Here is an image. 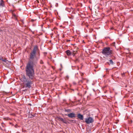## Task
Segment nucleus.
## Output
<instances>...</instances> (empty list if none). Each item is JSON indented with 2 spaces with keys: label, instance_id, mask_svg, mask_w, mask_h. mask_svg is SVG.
<instances>
[{
  "label": "nucleus",
  "instance_id": "obj_1",
  "mask_svg": "<svg viewBox=\"0 0 133 133\" xmlns=\"http://www.w3.org/2000/svg\"><path fill=\"white\" fill-rule=\"evenodd\" d=\"M39 50L37 45L34 47L33 50L31 51L30 55V58L32 61H30L26 64L25 71L27 76L30 79H32L34 76V67L35 65L34 63L36 62L39 58V55L38 57H36V52Z\"/></svg>",
  "mask_w": 133,
  "mask_h": 133
},
{
  "label": "nucleus",
  "instance_id": "obj_2",
  "mask_svg": "<svg viewBox=\"0 0 133 133\" xmlns=\"http://www.w3.org/2000/svg\"><path fill=\"white\" fill-rule=\"evenodd\" d=\"M23 82L24 87L30 88L31 87L32 82L27 79L25 77H23Z\"/></svg>",
  "mask_w": 133,
  "mask_h": 133
},
{
  "label": "nucleus",
  "instance_id": "obj_3",
  "mask_svg": "<svg viewBox=\"0 0 133 133\" xmlns=\"http://www.w3.org/2000/svg\"><path fill=\"white\" fill-rule=\"evenodd\" d=\"M102 52L103 55L107 57L112 54V51L110 49V48L105 47L102 50Z\"/></svg>",
  "mask_w": 133,
  "mask_h": 133
},
{
  "label": "nucleus",
  "instance_id": "obj_4",
  "mask_svg": "<svg viewBox=\"0 0 133 133\" xmlns=\"http://www.w3.org/2000/svg\"><path fill=\"white\" fill-rule=\"evenodd\" d=\"M94 121V120L93 118L90 117L86 118L85 119V122L87 124L92 123Z\"/></svg>",
  "mask_w": 133,
  "mask_h": 133
},
{
  "label": "nucleus",
  "instance_id": "obj_5",
  "mask_svg": "<svg viewBox=\"0 0 133 133\" xmlns=\"http://www.w3.org/2000/svg\"><path fill=\"white\" fill-rule=\"evenodd\" d=\"M57 119L58 121H61L65 123L66 124L67 123V121L65 119H63L60 117H57Z\"/></svg>",
  "mask_w": 133,
  "mask_h": 133
},
{
  "label": "nucleus",
  "instance_id": "obj_6",
  "mask_svg": "<svg viewBox=\"0 0 133 133\" xmlns=\"http://www.w3.org/2000/svg\"><path fill=\"white\" fill-rule=\"evenodd\" d=\"M68 117L71 118H73L75 117V114L74 113H71L66 115Z\"/></svg>",
  "mask_w": 133,
  "mask_h": 133
},
{
  "label": "nucleus",
  "instance_id": "obj_7",
  "mask_svg": "<svg viewBox=\"0 0 133 133\" xmlns=\"http://www.w3.org/2000/svg\"><path fill=\"white\" fill-rule=\"evenodd\" d=\"M77 117L78 118H79L81 120H83V116L80 114H78Z\"/></svg>",
  "mask_w": 133,
  "mask_h": 133
},
{
  "label": "nucleus",
  "instance_id": "obj_8",
  "mask_svg": "<svg viewBox=\"0 0 133 133\" xmlns=\"http://www.w3.org/2000/svg\"><path fill=\"white\" fill-rule=\"evenodd\" d=\"M66 53L68 56H70V55L72 54V52H71L70 50H67L65 52Z\"/></svg>",
  "mask_w": 133,
  "mask_h": 133
},
{
  "label": "nucleus",
  "instance_id": "obj_9",
  "mask_svg": "<svg viewBox=\"0 0 133 133\" xmlns=\"http://www.w3.org/2000/svg\"><path fill=\"white\" fill-rule=\"evenodd\" d=\"M0 5L2 6H4V2L3 0H1V3H0Z\"/></svg>",
  "mask_w": 133,
  "mask_h": 133
},
{
  "label": "nucleus",
  "instance_id": "obj_10",
  "mask_svg": "<svg viewBox=\"0 0 133 133\" xmlns=\"http://www.w3.org/2000/svg\"><path fill=\"white\" fill-rule=\"evenodd\" d=\"M109 62L110 64L111 65H113L114 64V62H113L112 59H110L109 60Z\"/></svg>",
  "mask_w": 133,
  "mask_h": 133
},
{
  "label": "nucleus",
  "instance_id": "obj_11",
  "mask_svg": "<svg viewBox=\"0 0 133 133\" xmlns=\"http://www.w3.org/2000/svg\"><path fill=\"white\" fill-rule=\"evenodd\" d=\"M12 14L13 17H15L16 19L17 17L16 15L15 14H14L13 12H12Z\"/></svg>",
  "mask_w": 133,
  "mask_h": 133
},
{
  "label": "nucleus",
  "instance_id": "obj_12",
  "mask_svg": "<svg viewBox=\"0 0 133 133\" xmlns=\"http://www.w3.org/2000/svg\"><path fill=\"white\" fill-rule=\"evenodd\" d=\"M40 63L41 64H43V62L42 60H41L40 61Z\"/></svg>",
  "mask_w": 133,
  "mask_h": 133
},
{
  "label": "nucleus",
  "instance_id": "obj_13",
  "mask_svg": "<svg viewBox=\"0 0 133 133\" xmlns=\"http://www.w3.org/2000/svg\"><path fill=\"white\" fill-rule=\"evenodd\" d=\"M66 78L67 79H68V78H69V77L68 76H66Z\"/></svg>",
  "mask_w": 133,
  "mask_h": 133
},
{
  "label": "nucleus",
  "instance_id": "obj_14",
  "mask_svg": "<svg viewBox=\"0 0 133 133\" xmlns=\"http://www.w3.org/2000/svg\"><path fill=\"white\" fill-rule=\"evenodd\" d=\"M75 55V54L74 53H73V54H72V55L74 56Z\"/></svg>",
  "mask_w": 133,
  "mask_h": 133
},
{
  "label": "nucleus",
  "instance_id": "obj_15",
  "mask_svg": "<svg viewBox=\"0 0 133 133\" xmlns=\"http://www.w3.org/2000/svg\"><path fill=\"white\" fill-rule=\"evenodd\" d=\"M26 90H23V91H26Z\"/></svg>",
  "mask_w": 133,
  "mask_h": 133
},
{
  "label": "nucleus",
  "instance_id": "obj_16",
  "mask_svg": "<svg viewBox=\"0 0 133 133\" xmlns=\"http://www.w3.org/2000/svg\"><path fill=\"white\" fill-rule=\"evenodd\" d=\"M106 70L107 71L108 69H106Z\"/></svg>",
  "mask_w": 133,
  "mask_h": 133
},
{
  "label": "nucleus",
  "instance_id": "obj_17",
  "mask_svg": "<svg viewBox=\"0 0 133 133\" xmlns=\"http://www.w3.org/2000/svg\"><path fill=\"white\" fill-rule=\"evenodd\" d=\"M3 61H4V62L5 61L4 60H3Z\"/></svg>",
  "mask_w": 133,
  "mask_h": 133
},
{
  "label": "nucleus",
  "instance_id": "obj_18",
  "mask_svg": "<svg viewBox=\"0 0 133 133\" xmlns=\"http://www.w3.org/2000/svg\"><path fill=\"white\" fill-rule=\"evenodd\" d=\"M124 75V74H122V75Z\"/></svg>",
  "mask_w": 133,
  "mask_h": 133
},
{
  "label": "nucleus",
  "instance_id": "obj_19",
  "mask_svg": "<svg viewBox=\"0 0 133 133\" xmlns=\"http://www.w3.org/2000/svg\"><path fill=\"white\" fill-rule=\"evenodd\" d=\"M124 75V74H122V75Z\"/></svg>",
  "mask_w": 133,
  "mask_h": 133
},
{
  "label": "nucleus",
  "instance_id": "obj_20",
  "mask_svg": "<svg viewBox=\"0 0 133 133\" xmlns=\"http://www.w3.org/2000/svg\"><path fill=\"white\" fill-rule=\"evenodd\" d=\"M124 75V74H122V75Z\"/></svg>",
  "mask_w": 133,
  "mask_h": 133
}]
</instances>
